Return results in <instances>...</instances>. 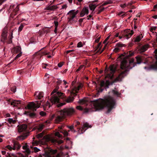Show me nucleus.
<instances>
[{"mask_svg": "<svg viewBox=\"0 0 157 157\" xmlns=\"http://www.w3.org/2000/svg\"><path fill=\"white\" fill-rule=\"evenodd\" d=\"M69 14H70V16L69 17H68V22L70 23H71L73 22V19L76 16H75V14H74L72 13H70Z\"/></svg>", "mask_w": 157, "mask_h": 157, "instance_id": "6ab92c4d", "label": "nucleus"}, {"mask_svg": "<svg viewBox=\"0 0 157 157\" xmlns=\"http://www.w3.org/2000/svg\"><path fill=\"white\" fill-rule=\"evenodd\" d=\"M82 47V44L81 42H79L77 44L78 47Z\"/></svg>", "mask_w": 157, "mask_h": 157, "instance_id": "49530a36", "label": "nucleus"}, {"mask_svg": "<svg viewBox=\"0 0 157 157\" xmlns=\"http://www.w3.org/2000/svg\"><path fill=\"white\" fill-rule=\"evenodd\" d=\"M84 67V65H81L80 66L79 68L76 70V72H78L82 69Z\"/></svg>", "mask_w": 157, "mask_h": 157, "instance_id": "c03bdc74", "label": "nucleus"}, {"mask_svg": "<svg viewBox=\"0 0 157 157\" xmlns=\"http://www.w3.org/2000/svg\"><path fill=\"white\" fill-rule=\"evenodd\" d=\"M55 135L56 136H57L59 138H60L61 139L63 138V136L60 134L59 132H56L55 133Z\"/></svg>", "mask_w": 157, "mask_h": 157, "instance_id": "e433bc0d", "label": "nucleus"}, {"mask_svg": "<svg viewBox=\"0 0 157 157\" xmlns=\"http://www.w3.org/2000/svg\"><path fill=\"white\" fill-rule=\"evenodd\" d=\"M57 8L56 6L53 5L51 6L49 5L46 7V9L48 10H54L57 9Z\"/></svg>", "mask_w": 157, "mask_h": 157, "instance_id": "5701e85b", "label": "nucleus"}, {"mask_svg": "<svg viewBox=\"0 0 157 157\" xmlns=\"http://www.w3.org/2000/svg\"><path fill=\"white\" fill-rule=\"evenodd\" d=\"M69 128L72 131L74 130V126L73 125H71L69 126Z\"/></svg>", "mask_w": 157, "mask_h": 157, "instance_id": "338daca9", "label": "nucleus"}, {"mask_svg": "<svg viewBox=\"0 0 157 157\" xmlns=\"http://www.w3.org/2000/svg\"><path fill=\"white\" fill-rule=\"evenodd\" d=\"M94 106L96 111L103 109L105 107L108 108L106 112L109 113L114 108L116 105L115 99L110 96H105L103 99H99L93 101Z\"/></svg>", "mask_w": 157, "mask_h": 157, "instance_id": "f03ea898", "label": "nucleus"}, {"mask_svg": "<svg viewBox=\"0 0 157 157\" xmlns=\"http://www.w3.org/2000/svg\"><path fill=\"white\" fill-rule=\"evenodd\" d=\"M133 33L134 32L133 30H129L127 32H125L122 36H119V37L120 39H121L123 37L128 39L132 36Z\"/></svg>", "mask_w": 157, "mask_h": 157, "instance_id": "9b49d317", "label": "nucleus"}, {"mask_svg": "<svg viewBox=\"0 0 157 157\" xmlns=\"http://www.w3.org/2000/svg\"><path fill=\"white\" fill-rule=\"evenodd\" d=\"M27 136H28V135H26L25 136L22 135V136H19L18 137V138L20 139L23 140H24L25 138H26L27 137Z\"/></svg>", "mask_w": 157, "mask_h": 157, "instance_id": "58836bf2", "label": "nucleus"}, {"mask_svg": "<svg viewBox=\"0 0 157 157\" xmlns=\"http://www.w3.org/2000/svg\"><path fill=\"white\" fill-rule=\"evenodd\" d=\"M120 50V48H118L117 47L116 48H115L113 50V52H117L119 51Z\"/></svg>", "mask_w": 157, "mask_h": 157, "instance_id": "a19ab883", "label": "nucleus"}, {"mask_svg": "<svg viewBox=\"0 0 157 157\" xmlns=\"http://www.w3.org/2000/svg\"><path fill=\"white\" fill-rule=\"evenodd\" d=\"M124 46V44H121V43H119L116 44V46L120 48Z\"/></svg>", "mask_w": 157, "mask_h": 157, "instance_id": "4c0bfd02", "label": "nucleus"}, {"mask_svg": "<svg viewBox=\"0 0 157 157\" xmlns=\"http://www.w3.org/2000/svg\"><path fill=\"white\" fill-rule=\"evenodd\" d=\"M150 68L154 70H157V62L155 64L151 65Z\"/></svg>", "mask_w": 157, "mask_h": 157, "instance_id": "c756f323", "label": "nucleus"}, {"mask_svg": "<svg viewBox=\"0 0 157 157\" xmlns=\"http://www.w3.org/2000/svg\"><path fill=\"white\" fill-rule=\"evenodd\" d=\"M51 141L52 143H57L58 144H60L63 143V141L62 140H58L56 139H52Z\"/></svg>", "mask_w": 157, "mask_h": 157, "instance_id": "b1692460", "label": "nucleus"}, {"mask_svg": "<svg viewBox=\"0 0 157 157\" xmlns=\"http://www.w3.org/2000/svg\"><path fill=\"white\" fill-rule=\"evenodd\" d=\"M21 56V53H20L18 54H17L16 57L15 58V59H17L19 57H20Z\"/></svg>", "mask_w": 157, "mask_h": 157, "instance_id": "603ef678", "label": "nucleus"}, {"mask_svg": "<svg viewBox=\"0 0 157 157\" xmlns=\"http://www.w3.org/2000/svg\"><path fill=\"white\" fill-rule=\"evenodd\" d=\"M100 38H101V37L100 36V37H99L98 38L96 39L95 40V42L96 43H98L100 40Z\"/></svg>", "mask_w": 157, "mask_h": 157, "instance_id": "680f3d73", "label": "nucleus"}, {"mask_svg": "<svg viewBox=\"0 0 157 157\" xmlns=\"http://www.w3.org/2000/svg\"><path fill=\"white\" fill-rule=\"evenodd\" d=\"M10 105L13 107L18 106L21 105V102L19 101L12 100L11 101Z\"/></svg>", "mask_w": 157, "mask_h": 157, "instance_id": "dca6fc26", "label": "nucleus"}, {"mask_svg": "<svg viewBox=\"0 0 157 157\" xmlns=\"http://www.w3.org/2000/svg\"><path fill=\"white\" fill-rule=\"evenodd\" d=\"M37 93L38 92H35L34 95H36V98L37 99H40L43 97V92H40L38 93L37 95Z\"/></svg>", "mask_w": 157, "mask_h": 157, "instance_id": "aec40b11", "label": "nucleus"}, {"mask_svg": "<svg viewBox=\"0 0 157 157\" xmlns=\"http://www.w3.org/2000/svg\"><path fill=\"white\" fill-rule=\"evenodd\" d=\"M125 54V56L122 54L118 57L120 59H122L121 63V68L123 71H121L118 77L112 82H110L108 80H106V81H101L100 84V87L97 93L95 95V97L98 96L99 95V92H102L104 89L106 90L108 88L109 86L110 85H112L113 83L121 81L122 79L127 75V72L136 65V64L134 63L133 59L129 60V59H125V58H128L134 55V53L131 51H129L127 52V54Z\"/></svg>", "mask_w": 157, "mask_h": 157, "instance_id": "f257e3e1", "label": "nucleus"}, {"mask_svg": "<svg viewBox=\"0 0 157 157\" xmlns=\"http://www.w3.org/2000/svg\"><path fill=\"white\" fill-rule=\"evenodd\" d=\"M40 115L42 116H44L46 115V113L43 111H41L40 112Z\"/></svg>", "mask_w": 157, "mask_h": 157, "instance_id": "09e8293b", "label": "nucleus"}, {"mask_svg": "<svg viewBox=\"0 0 157 157\" xmlns=\"http://www.w3.org/2000/svg\"><path fill=\"white\" fill-rule=\"evenodd\" d=\"M25 114L31 117H34L36 116V114L34 113H29L25 112Z\"/></svg>", "mask_w": 157, "mask_h": 157, "instance_id": "a878e982", "label": "nucleus"}, {"mask_svg": "<svg viewBox=\"0 0 157 157\" xmlns=\"http://www.w3.org/2000/svg\"><path fill=\"white\" fill-rule=\"evenodd\" d=\"M25 25V24L24 23H21V24L20 26L19 27V28H18V32H20L22 31L24 26Z\"/></svg>", "mask_w": 157, "mask_h": 157, "instance_id": "72a5a7b5", "label": "nucleus"}, {"mask_svg": "<svg viewBox=\"0 0 157 157\" xmlns=\"http://www.w3.org/2000/svg\"><path fill=\"white\" fill-rule=\"evenodd\" d=\"M15 5H11L10 7V9L11 10L13 11L10 14V16L13 18V16L16 15L17 14V12L19 10V5L16 6V7L15 8Z\"/></svg>", "mask_w": 157, "mask_h": 157, "instance_id": "1a4fd4ad", "label": "nucleus"}, {"mask_svg": "<svg viewBox=\"0 0 157 157\" xmlns=\"http://www.w3.org/2000/svg\"><path fill=\"white\" fill-rule=\"evenodd\" d=\"M89 13L88 8L87 7H85L83 8L80 13L81 17H83L86 14H87Z\"/></svg>", "mask_w": 157, "mask_h": 157, "instance_id": "4468645a", "label": "nucleus"}, {"mask_svg": "<svg viewBox=\"0 0 157 157\" xmlns=\"http://www.w3.org/2000/svg\"><path fill=\"white\" fill-rule=\"evenodd\" d=\"M94 13L93 12H92L91 13V14L89 15L88 16V20H89L90 19H89V18H91L92 16H93V14Z\"/></svg>", "mask_w": 157, "mask_h": 157, "instance_id": "0e129e2a", "label": "nucleus"}, {"mask_svg": "<svg viewBox=\"0 0 157 157\" xmlns=\"http://www.w3.org/2000/svg\"><path fill=\"white\" fill-rule=\"evenodd\" d=\"M7 148L9 150L11 151L12 149H13V148L10 146L8 145L6 146Z\"/></svg>", "mask_w": 157, "mask_h": 157, "instance_id": "6e6d98bb", "label": "nucleus"}, {"mask_svg": "<svg viewBox=\"0 0 157 157\" xmlns=\"http://www.w3.org/2000/svg\"><path fill=\"white\" fill-rule=\"evenodd\" d=\"M54 24L55 26V27L57 28L59 24V23L58 21H54Z\"/></svg>", "mask_w": 157, "mask_h": 157, "instance_id": "bf43d9fd", "label": "nucleus"}, {"mask_svg": "<svg viewBox=\"0 0 157 157\" xmlns=\"http://www.w3.org/2000/svg\"><path fill=\"white\" fill-rule=\"evenodd\" d=\"M8 122L10 123V124H14L16 123V121L15 120H13V119L12 118H9L8 119Z\"/></svg>", "mask_w": 157, "mask_h": 157, "instance_id": "473e14b6", "label": "nucleus"}, {"mask_svg": "<svg viewBox=\"0 0 157 157\" xmlns=\"http://www.w3.org/2000/svg\"><path fill=\"white\" fill-rule=\"evenodd\" d=\"M87 102V101L85 98L80 99L78 101V103L80 104H86Z\"/></svg>", "mask_w": 157, "mask_h": 157, "instance_id": "c85d7f7f", "label": "nucleus"}, {"mask_svg": "<svg viewBox=\"0 0 157 157\" xmlns=\"http://www.w3.org/2000/svg\"><path fill=\"white\" fill-rule=\"evenodd\" d=\"M89 7L90 9L93 12L96 7L97 6L95 4H90L89 5Z\"/></svg>", "mask_w": 157, "mask_h": 157, "instance_id": "bb28decb", "label": "nucleus"}, {"mask_svg": "<svg viewBox=\"0 0 157 157\" xmlns=\"http://www.w3.org/2000/svg\"><path fill=\"white\" fill-rule=\"evenodd\" d=\"M105 8L104 7H103L100 9V10H98V12L97 13V14H100L101 12L103 11V10H104Z\"/></svg>", "mask_w": 157, "mask_h": 157, "instance_id": "37998d69", "label": "nucleus"}, {"mask_svg": "<svg viewBox=\"0 0 157 157\" xmlns=\"http://www.w3.org/2000/svg\"><path fill=\"white\" fill-rule=\"evenodd\" d=\"M58 88L56 87L51 93L52 95L50 98V101L52 105H56L58 107H59L65 105L66 102H71L73 101V97H69L67 98L64 93L58 91Z\"/></svg>", "mask_w": 157, "mask_h": 157, "instance_id": "7ed1b4c3", "label": "nucleus"}, {"mask_svg": "<svg viewBox=\"0 0 157 157\" xmlns=\"http://www.w3.org/2000/svg\"><path fill=\"white\" fill-rule=\"evenodd\" d=\"M116 70V67L113 64L110 65L108 69L106 67L105 70V73L106 74V78L110 80L113 79L114 77V73Z\"/></svg>", "mask_w": 157, "mask_h": 157, "instance_id": "0eeeda50", "label": "nucleus"}, {"mask_svg": "<svg viewBox=\"0 0 157 157\" xmlns=\"http://www.w3.org/2000/svg\"><path fill=\"white\" fill-rule=\"evenodd\" d=\"M40 151V150L37 147H35L34 148V151L35 152H37Z\"/></svg>", "mask_w": 157, "mask_h": 157, "instance_id": "3c124183", "label": "nucleus"}, {"mask_svg": "<svg viewBox=\"0 0 157 157\" xmlns=\"http://www.w3.org/2000/svg\"><path fill=\"white\" fill-rule=\"evenodd\" d=\"M143 59V57L142 56H138L136 57V63L138 64H140L141 63Z\"/></svg>", "mask_w": 157, "mask_h": 157, "instance_id": "393cba45", "label": "nucleus"}, {"mask_svg": "<svg viewBox=\"0 0 157 157\" xmlns=\"http://www.w3.org/2000/svg\"><path fill=\"white\" fill-rule=\"evenodd\" d=\"M18 130L19 132H26L27 128V126L26 124H23L21 125H18Z\"/></svg>", "mask_w": 157, "mask_h": 157, "instance_id": "ddd939ff", "label": "nucleus"}, {"mask_svg": "<svg viewBox=\"0 0 157 157\" xmlns=\"http://www.w3.org/2000/svg\"><path fill=\"white\" fill-rule=\"evenodd\" d=\"M135 2H130L128 3L127 4V6H131L132 5V4L135 3Z\"/></svg>", "mask_w": 157, "mask_h": 157, "instance_id": "864d4df0", "label": "nucleus"}, {"mask_svg": "<svg viewBox=\"0 0 157 157\" xmlns=\"http://www.w3.org/2000/svg\"><path fill=\"white\" fill-rule=\"evenodd\" d=\"M143 37L142 34H140L139 36H137L136 38H134V42H138L140 41L142 38Z\"/></svg>", "mask_w": 157, "mask_h": 157, "instance_id": "412c9836", "label": "nucleus"}, {"mask_svg": "<svg viewBox=\"0 0 157 157\" xmlns=\"http://www.w3.org/2000/svg\"><path fill=\"white\" fill-rule=\"evenodd\" d=\"M57 152L56 149L53 150L50 147H48L44 150V153L43 155L44 157H61L62 154H56Z\"/></svg>", "mask_w": 157, "mask_h": 157, "instance_id": "423d86ee", "label": "nucleus"}, {"mask_svg": "<svg viewBox=\"0 0 157 157\" xmlns=\"http://www.w3.org/2000/svg\"><path fill=\"white\" fill-rule=\"evenodd\" d=\"M76 82L73 81L71 83V94L72 95L74 96H76L78 92L79 89L82 87V84L81 83H77L75 85Z\"/></svg>", "mask_w": 157, "mask_h": 157, "instance_id": "6e6552de", "label": "nucleus"}, {"mask_svg": "<svg viewBox=\"0 0 157 157\" xmlns=\"http://www.w3.org/2000/svg\"><path fill=\"white\" fill-rule=\"evenodd\" d=\"M61 132L65 136H67L68 135V133L67 131L64 130L63 131Z\"/></svg>", "mask_w": 157, "mask_h": 157, "instance_id": "79ce46f5", "label": "nucleus"}, {"mask_svg": "<svg viewBox=\"0 0 157 157\" xmlns=\"http://www.w3.org/2000/svg\"><path fill=\"white\" fill-rule=\"evenodd\" d=\"M149 45L148 44H146L141 46L139 50L141 52H144L146 51L149 48Z\"/></svg>", "mask_w": 157, "mask_h": 157, "instance_id": "a211bd4d", "label": "nucleus"}, {"mask_svg": "<svg viewBox=\"0 0 157 157\" xmlns=\"http://www.w3.org/2000/svg\"><path fill=\"white\" fill-rule=\"evenodd\" d=\"M16 87L15 86H14L11 88V91L13 93H15L16 91Z\"/></svg>", "mask_w": 157, "mask_h": 157, "instance_id": "ea45409f", "label": "nucleus"}, {"mask_svg": "<svg viewBox=\"0 0 157 157\" xmlns=\"http://www.w3.org/2000/svg\"><path fill=\"white\" fill-rule=\"evenodd\" d=\"M75 10H71L67 14H69L70 13H72L74 14H75V16H76V15L79 12V11L78 10H77L75 12Z\"/></svg>", "mask_w": 157, "mask_h": 157, "instance_id": "f704fd0d", "label": "nucleus"}, {"mask_svg": "<svg viewBox=\"0 0 157 157\" xmlns=\"http://www.w3.org/2000/svg\"><path fill=\"white\" fill-rule=\"evenodd\" d=\"M156 28L155 27H153L151 28V31H152L153 30H155L156 29Z\"/></svg>", "mask_w": 157, "mask_h": 157, "instance_id": "774afa93", "label": "nucleus"}, {"mask_svg": "<svg viewBox=\"0 0 157 157\" xmlns=\"http://www.w3.org/2000/svg\"><path fill=\"white\" fill-rule=\"evenodd\" d=\"M7 32L6 30L3 29L1 34V41L4 43L6 42V40L7 39Z\"/></svg>", "mask_w": 157, "mask_h": 157, "instance_id": "f8f14e48", "label": "nucleus"}, {"mask_svg": "<svg viewBox=\"0 0 157 157\" xmlns=\"http://www.w3.org/2000/svg\"><path fill=\"white\" fill-rule=\"evenodd\" d=\"M109 38V36L107 37L106 39L104 40V41L103 42V43L105 44L107 41L108 40Z\"/></svg>", "mask_w": 157, "mask_h": 157, "instance_id": "e2e57ef3", "label": "nucleus"}, {"mask_svg": "<svg viewBox=\"0 0 157 157\" xmlns=\"http://www.w3.org/2000/svg\"><path fill=\"white\" fill-rule=\"evenodd\" d=\"M124 12H121L119 13V15H121V16L122 17H124Z\"/></svg>", "mask_w": 157, "mask_h": 157, "instance_id": "13d9d810", "label": "nucleus"}, {"mask_svg": "<svg viewBox=\"0 0 157 157\" xmlns=\"http://www.w3.org/2000/svg\"><path fill=\"white\" fill-rule=\"evenodd\" d=\"M109 4L107 2V1H105L104 3H103L101 6H100L99 8H100L101 6H105L107 4Z\"/></svg>", "mask_w": 157, "mask_h": 157, "instance_id": "052dcab7", "label": "nucleus"}, {"mask_svg": "<svg viewBox=\"0 0 157 157\" xmlns=\"http://www.w3.org/2000/svg\"><path fill=\"white\" fill-rule=\"evenodd\" d=\"M109 94H112L113 95L117 97H119L121 94L115 88H114V89L112 90L111 91H110Z\"/></svg>", "mask_w": 157, "mask_h": 157, "instance_id": "f3484780", "label": "nucleus"}, {"mask_svg": "<svg viewBox=\"0 0 157 157\" xmlns=\"http://www.w3.org/2000/svg\"><path fill=\"white\" fill-rule=\"evenodd\" d=\"M76 124L75 125V126L77 127V128L78 129V128L77 127V126L80 125V123L79 121H76ZM89 127H90L89 124L87 123H85L84 124L82 127L80 128H79V130H78V132L79 134L83 133L86 130V129L84 130V128H88Z\"/></svg>", "mask_w": 157, "mask_h": 157, "instance_id": "9d476101", "label": "nucleus"}, {"mask_svg": "<svg viewBox=\"0 0 157 157\" xmlns=\"http://www.w3.org/2000/svg\"><path fill=\"white\" fill-rule=\"evenodd\" d=\"M14 147L13 150H15L16 149H19L21 148V146L20 144L19 143L17 142L16 141L13 144Z\"/></svg>", "mask_w": 157, "mask_h": 157, "instance_id": "4be33fe9", "label": "nucleus"}, {"mask_svg": "<svg viewBox=\"0 0 157 157\" xmlns=\"http://www.w3.org/2000/svg\"><path fill=\"white\" fill-rule=\"evenodd\" d=\"M101 42H100L98 44L97 46V47H96V50L98 49L101 46Z\"/></svg>", "mask_w": 157, "mask_h": 157, "instance_id": "4d7b16f0", "label": "nucleus"}, {"mask_svg": "<svg viewBox=\"0 0 157 157\" xmlns=\"http://www.w3.org/2000/svg\"><path fill=\"white\" fill-rule=\"evenodd\" d=\"M13 38V34H12V33L9 36V37H8V38H9L8 40L7 41V42H6L7 43H8V44H11V43H12V39Z\"/></svg>", "mask_w": 157, "mask_h": 157, "instance_id": "cd10ccee", "label": "nucleus"}, {"mask_svg": "<svg viewBox=\"0 0 157 157\" xmlns=\"http://www.w3.org/2000/svg\"><path fill=\"white\" fill-rule=\"evenodd\" d=\"M44 135V133H43V132H42V133L36 135V137L38 139H40L41 138H42L43 136Z\"/></svg>", "mask_w": 157, "mask_h": 157, "instance_id": "2f4dec72", "label": "nucleus"}, {"mask_svg": "<svg viewBox=\"0 0 157 157\" xmlns=\"http://www.w3.org/2000/svg\"><path fill=\"white\" fill-rule=\"evenodd\" d=\"M76 108L77 109L82 111H83L84 113H89L91 110V109H84L80 106H77Z\"/></svg>", "mask_w": 157, "mask_h": 157, "instance_id": "2eb2a0df", "label": "nucleus"}, {"mask_svg": "<svg viewBox=\"0 0 157 157\" xmlns=\"http://www.w3.org/2000/svg\"><path fill=\"white\" fill-rule=\"evenodd\" d=\"M51 106V104L48 101L43 102V101H36L35 103L33 102H30L27 105V107L28 109L35 111L37 108L39 107H43L45 110H48Z\"/></svg>", "mask_w": 157, "mask_h": 157, "instance_id": "20e7f679", "label": "nucleus"}, {"mask_svg": "<svg viewBox=\"0 0 157 157\" xmlns=\"http://www.w3.org/2000/svg\"><path fill=\"white\" fill-rule=\"evenodd\" d=\"M48 28L47 27H44L43 29V31L41 32V33H42L43 32L45 33L46 32L47 33L48 31L47 30Z\"/></svg>", "mask_w": 157, "mask_h": 157, "instance_id": "de8ad7c7", "label": "nucleus"}, {"mask_svg": "<svg viewBox=\"0 0 157 157\" xmlns=\"http://www.w3.org/2000/svg\"><path fill=\"white\" fill-rule=\"evenodd\" d=\"M107 44H105V46H104L103 48L100 51V49H101V47L100 48H99V49L98 50V51H97V53H99V54H100L101 53L103 52V51H104V50L105 49V48L106 47V45H107Z\"/></svg>", "mask_w": 157, "mask_h": 157, "instance_id": "c9c22d12", "label": "nucleus"}, {"mask_svg": "<svg viewBox=\"0 0 157 157\" xmlns=\"http://www.w3.org/2000/svg\"><path fill=\"white\" fill-rule=\"evenodd\" d=\"M63 63L60 62L58 64V66L59 67H61L63 66Z\"/></svg>", "mask_w": 157, "mask_h": 157, "instance_id": "69168bd1", "label": "nucleus"}, {"mask_svg": "<svg viewBox=\"0 0 157 157\" xmlns=\"http://www.w3.org/2000/svg\"><path fill=\"white\" fill-rule=\"evenodd\" d=\"M75 112L74 109L72 108H66L61 110L58 113L55 118V122L56 123H58L62 121L63 120L67 117H71Z\"/></svg>", "mask_w": 157, "mask_h": 157, "instance_id": "39448f33", "label": "nucleus"}, {"mask_svg": "<svg viewBox=\"0 0 157 157\" xmlns=\"http://www.w3.org/2000/svg\"><path fill=\"white\" fill-rule=\"evenodd\" d=\"M21 48L20 47L17 46L14 49V52L17 53L21 52Z\"/></svg>", "mask_w": 157, "mask_h": 157, "instance_id": "7c9ffc66", "label": "nucleus"}, {"mask_svg": "<svg viewBox=\"0 0 157 157\" xmlns=\"http://www.w3.org/2000/svg\"><path fill=\"white\" fill-rule=\"evenodd\" d=\"M44 126L43 125H41L39 126V127L38 128V130L40 131H41L43 129Z\"/></svg>", "mask_w": 157, "mask_h": 157, "instance_id": "a18cd8bd", "label": "nucleus"}, {"mask_svg": "<svg viewBox=\"0 0 157 157\" xmlns=\"http://www.w3.org/2000/svg\"><path fill=\"white\" fill-rule=\"evenodd\" d=\"M127 4H121L120 5V6L122 8H124V7H125L126 6H127V7H128V6H127Z\"/></svg>", "mask_w": 157, "mask_h": 157, "instance_id": "8fccbe9b", "label": "nucleus"}, {"mask_svg": "<svg viewBox=\"0 0 157 157\" xmlns=\"http://www.w3.org/2000/svg\"><path fill=\"white\" fill-rule=\"evenodd\" d=\"M78 2H76V4L77 5H80L81 2L83 0H77Z\"/></svg>", "mask_w": 157, "mask_h": 157, "instance_id": "5fc2aeb1", "label": "nucleus"}]
</instances>
